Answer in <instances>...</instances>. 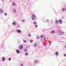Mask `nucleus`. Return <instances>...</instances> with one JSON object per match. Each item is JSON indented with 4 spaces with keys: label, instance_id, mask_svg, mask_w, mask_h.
I'll return each mask as SVG.
<instances>
[{
    "label": "nucleus",
    "instance_id": "nucleus-1",
    "mask_svg": "<svg viewBox=\"0 0 66 66\" xmlns=\"http://www.w3.org/2000/svg\"><path fill=\"white\" fill-rule=\"evenodd\" d=\"M31 18L33 20H35V19H36V16L34 14H32Z\"/></svg>",
    "mask_w": 66,
    "mask_h": 66
},
{
    "label": "nucleus",
    "instance_id": "nucleus-2",
    "mask_svg": "<svg viewBox=\"0 0 66 66\" xmlns=\"http://www.w3.org/2000/svg\"><path fill=\"white\" fill-rule=\"evenodd\" d=\"M19 49H21L23 48V45H20L19 47Z\"/></svg>",
    "mask_w": 66,
    "mask_h": 66
},
{
    "label": "nucleus",
    "instance_id": "nucleus-3",
    "mask_svg": "<svg viewBox=\"0 0 66 66\" xmlns=\"http://www.w3.org/2000/svg\"><path fill=\"white\" fill-rule=\"evenodd\" d=\"M16 32H17L19 33H21V30H17Z\"/></svg>",
    "mask_w": 66,
    "mask_h": 66
},
{
    "label": "nucleus",
    "instance_id": "nucleus-4",
    "mask_svg": "<svg viewBox=\"0 0 66 66\" xmlns=\"http://www.w3.org/2000/svg\"><path fill=\"white\" fill-rule=\"evenodd\" d=\"M36 46H37V43H34V47H35Z\"/></svg>",
    "mask_w": 66,
    "mask_h": 66
},
{
    "label": "nucleus",
    "instance_id": "nucleus-5",
    "mask_svg": "<svg viewBox=\"0 0 66 66\" xmlns=\"http://www.w3.org/2000/svg\"><path fill=\"white\" fill-rule=\"evenodd\" d=\"M5 60V57H3L2 58V61H4Z\"/></svg>",
    "mask_w": 66,
    "mask_h": 66
},
{
    "label": "nucleus",
    "instance_id": "nucleus-6",
    "mask_svg": "<svg viewBox=\"0 0 66 66\" xmlns=\"http://www.w3.org/2000/svg\"><path fill=\"white\" fill-rule=\"evenodd\" d=\"M3 11V10L2 9H0V13H2Z\"/></svg>",
    "mask_w": 66,
    "mask_h": 66
},
{
    "label": "nucleus",
    "instance_id": "nucleus-7",
    "mask_svg": "<svg viewBox=\"0 0 66 66\" xmlns=\"http://www.w3.org/2000/svg\"><path fill=\"white\" fill-rule=\"evenodd\" d=\"M16 52L17 53H19L20 52V51L18 50H16Z\"/></svg>",
    "mask_w": 66,
    "mask_h": 66
},
{
    "label": "nucleus",
    "instance_id": "nucleus-8",
    "mask_svg": "<svg viewBox=\"0 0 66 66\" xmlns=\"http://www.w3.org/2000/svg\"><path fill=\"white\" fill-rule=\"evenodd\" d=\"M55 31L54 30H53L51 31V34H52V33H54Z\"/></svg>",
    "mask_w": 66,
    "mask_h": 66
},
{
    "label": "nucleus",
    "instance_id": "nucleus-9",
    "mask_svg": "<svg viewBox=\"0 0 66 66\" xmlns=\"http://www.w3.org/2000/svg\"><path fill=\"white\" fill-rule=\"evenodd\" d=\"M56 55H59V53L58 52H56L55 53Z\"/></svg>",
    "mask_w": 66,
    "mask_h": 66
},
{
    "label": "nucleus",
    "instance_id": "nucleus-10",
    "mask_svg": "<svg viewBox=\"0 0 66 66\" xmlns=\"http://www.w3.org/2000/svg\"><path fill=\"white\" fill-rule=\"evenodd\" d=\"M34 24H37V23L36 22H34Z\"/></svg>",
    "mask_w": 66,
    "mask_h": 66
},
{
    "label": "nucleus",
    "instance_id": "nucleus-11",
    "mask_svg": "<svg viewBox=\"0 0 66 66\" xmlns=\"http://www.w3.org/2000/svg\"><path fill=\"white\" fill-rule=\"evenodd\" d=\"M13 25H15L16 24V23L15 22H13Z\"/></svg>",
    "mask_w": 66,
    "mask_h": 66
},
{
    "label": "nucleus",
    "instance_id": "nucleus-12",
    "mask_svg": "<svg viewBox=\"0 0 66 66\" xmlns=\"http://www.w3.org/2000/svg\"><path fill=\"white\" fill-rule=\"evenodd\" d=\"M13 11L14 12V13H16V10H15V9H13Z\"/></svg>",
    "mask_w": 66,
    "mask_h": 66
},
{
    "label": "nucleus",
    "instance_id": "nucleus-13",
    "mask_svg": "<svg viewBox=\"0 0 66 66\" xmlns=\"http://www.w3.org/2000/svg\"><path fill=\"white\" fill-rule=\"evenodd\" d=\"M59 21L60 22H61L62 23V20H59Z\"/></svg>",
    "mask_w": 66,
    "mask_h": 66
},
{
    "label": "nucleus",
    "instance_id": "nucleus-14",
    "mask_svg": "<svg viewBox=\"0 0 66 66\" xmlns=\"http://www.w3.org/2000/svg\"><path fill=\"white\" fill-rule=\"evenodd\" d=\"M22 22H24V21H25V20L24 19H22Z\"/></svg>",
    "mask_w": 66,
    "mask_h": 66
},
{
    "label": "nucleus",
    "instance_id": "nucleus-15",
    "mask_svg": "<svg viewBox=\"0 0 66 66\" xmlns=\"http://www.w3.org/2000/svg\"><path fill=\"white\" fill-rule=\"evenodd\" d=\"M62 10L63 11H65V9L64 8H63L62 9Z\"/></svg>",
    "mask_w": 66,
    "mask_h": 66
},
{
    "label": "nucleus",
    "instance_id": "nucleus-16",
    "mask_svg": "<svg viewBox=\"0 0 66 66\" xmlns=\"http://www.w3.org/2000/svg\"><path fill=\"white\" fill-rule=\"evenodd\" d=\"M28 35L29 37H30L31 36L30 34H29Z\"/></svg>",
    "mask_w": 66,
    "mask_h": 66
},
{
    "label": "nucleus",
    "instance_id": "nucleus-17",
    "mask_svg": "<svg viewBox=\"0 0 66 66\" xmlns=\"http://www.w3.org/2000/svg\"><path fill=\"white\" fill-rule=\"evenodd\" d=\"M24 51H25V52L27 51V49H24Z\"/></svg>",
    "mask_w": 66,
    "mask_h": 66
},
{
    "label": "nucleus",
    "instance_id": "nucleus-18",
    "mask_svg": "<svg viewBox=\"0 0 66 66\" xmlns=\"http://www.w3.org/2000/svg\"><path fill=\"white\" fill-rule=\"evenodd\" d=\"M30 43H32V42H33V40H30Z\"/></svg>",
    "mask_w": 66,
    "mask_h": 66
},
{
    "label": "nucleus",
    "instance_id": "nucleus-19",
    "mask_svg": "<svg viewBox=\"0 0 66 66\" xmlns=\"http://www.w3.org/2000/svg\"><path fill=\"white\" fill-rule=\"evenodd\" d=\"M12 4L13 5H14V6H15V4H14V3H12Z\"/></svg>",
    "mask_w": 66,
    "mask_h": 66
},
{
    "label": "nucleus",
    "instance_id": "nucleus-20",
    "mask_svg": "<svg viewBox=\"0 0 66 66\" xmlns=\"http://www.w3.org/2000/svg\"><path fill=\"white\" fill-rule=\"evenodd\" d=\"M58 23V21L56 20V23Z\"/></svg>",
    "mask_w": 66,
    "mask_h": 66
},
{
    "label": "nucleus",
    "instance_id": "nucleus-21",
    "mask_svg": "<svg viewBox=\"0 0 66 66\" xmlns=\"http://www.w3.org/2000/svg\"><path fill=\"white\" fill-rule=\"evenodd\" d=\"M23 42H24V43H26L27 42V41L26 40H23Z\"/></svg>",
    "mask_w": 66,
    "mask_h": 66
},
{
    "label": "nucleus",
    "instance_id": "nucleus-22",
    "mask_svg": "<svg viewBox=\"0 0 66 66\" xmlns=\"http://www.w3.org/2000/svg\"><path fill=\"white\" fill-rule=\"evenodd\" d=\"M41 38H43V35H41L40 36Z\"/></svg>",
    "mask_w": 66,
    "mask_h": 66
},
{
    "label": "nucleus",
    "instance_id": "nucleus-23",
    "mask_svg": "<svg viewBox=\"0 0 66 66\" xmlns=\"http://www.w3.org/2000/svg\"><path fill=\"white\" fill-rule=\"evenodd\" d=\"M28 53H26L25 54V55H28Z\"/></svg>",
    "mask_w": 66,
    "mask_h": 66
},
{
    "label": "nucleus",
    "instance_id": "nucleus-24",
    "mask_svg": "<svg viewBox=\"0 0 66 66\" xmlns=\"http://www.w3.org/2000/svg\"><path fill=\"white\" fill-rule=\"evenodd\" d=\"M35 28H37V25H36L35 26Z\"/></svg>",
    "mask_w": 66,
    "mask_h": 66
},
{
    "label": "nucleus",
    "instance_id": "nucleus-25",
    "mask_svg": "<svg viewBox=\"0 0 66 66\" xmlns=\"http://www.w3.org/2000/svg\"><path fill=\"white\" fill-rule=\"evenodd\" d=\"M11 58H9V61H11Z\"/></svg>",
    "mask_w": 66,
    "mask_h": 66
},
{
    "label": "nucleus",
    "instance_id": "nucleus-26",
    "mask_svg": "<svg viewBox=\"0 0 66 66\" xmlns=\"http://www.w3.org/2000/svg\"><path fill=\"white\" fill-rule=\"evenodd\" d=\"M51 41H50V42L49 45H50L51 44Z\"/></svg>",
    "mask_w": 66,
    "mask_h": 66
},
{
    "label": "nucleus",
    "instance_id": "nucleus-27",
    "mask_svg": "<svg viewBox=\"0 0 66 66\" xmlns=\"http://www.w3.org/2000/svg\"><path fill=\"white\" fill-rule=\"evenodd\" d=\"M20 65L21 66H23V64H21Z\"/></svg>",
    "mask_w": 66,
    "mask_h": 66
},
{
    "label": "nucleus",
    "instance_id": "nucleus-28",
    "mask_svg": "<svg viewBox=\"0 0 66 66\" xmlns=\"http://www.w3.org/2000/svg\"><path fill=\"white\" fill-rule=\"evenodd\" d=\"M4 15L5 16H6V13H5L4 14Z\"/></svg>",
    "mask_w": 66,
    "mask_h": 66
},
{
    "label": "nucleus",
    "instance_id": "nucleus-29",
    "mask_svg": "<svg viewBox=\"0 0 66 66\" xmlns=\"http://www.w3.org/2000/svg\"><path fill=\"white\" fill-rule=\"evenodd\" d=\"M64 56H66V55L65 54H64Z\"/></svg>",
    "mask_w": 66,
    "mask_h": 66
},
{
    "label": "nucleus",
    "instance_id": "nucleus-30",
    "mask_svg": "<svg viewBox=\"0 0 66 66\" xmlns=\"http://www.w3.org/2000/svg\"><path fill=\"white\" fill-rule=\"evenodd\" d=\"M37 38H39V37H38Z\"/></svg>",
    "mask_w": 66,
    "mask_h": 66
},
{
    "label": "nucleus",
    "instance_id": "nucleus-31",
    "mask_svg": "<svg viewBox=\"0 0 66 66\" xmlns=\"http://www.w3.org/2000/svg\"><path fill=\"white\" fill-rule=\"evenodd\" d=\"M44 40H45L46 39H45V38H44Z\"/></svg>",
    "mask_w": 66,
    "mask_h": 66
},
{
    "label": "nucleus",
    "instance_id": "nucleus-32",
    "mask_svg": "<svg viewBox=\"0 0 66 66\" xmlns=\"http://www.w3.org/2000/svg\"><path fill=\"white\" fill-rule=\"evenodd\" d=\"M65 48H66V45L65 46Z\"/></svg>",
    "mask_w": 66,
    "mask_h": 66
},
{
    "label": "nucleus",
    "instance_id": "nucleus-33",
    "mask_svg": "<svg viewBox=\"0 0 66 66\" xmlns=\"http://www.w3.org/2000/svg\"><path fill=\"white\" fill-rule=\"evenodd\" d=\"M47 21H48V20H47Z\"/></svg>",
    "mask_w": 66,
    "mask_h": 66
},
{
    "label": "nucleus",
    "instance_id": "nucleus-34",
    "mask_svg": "<svg viewBox=\"0 0 66 66\" xmlns=\"http://www.w3.org/2000/svg\"><path fill=\"white\" fill-rule=\"evenodd\" d=\"M47 21H48V20H47Z\"/></svg>",
    "mask_w": 66,
    "mask_h": 66
}]
</instances>
